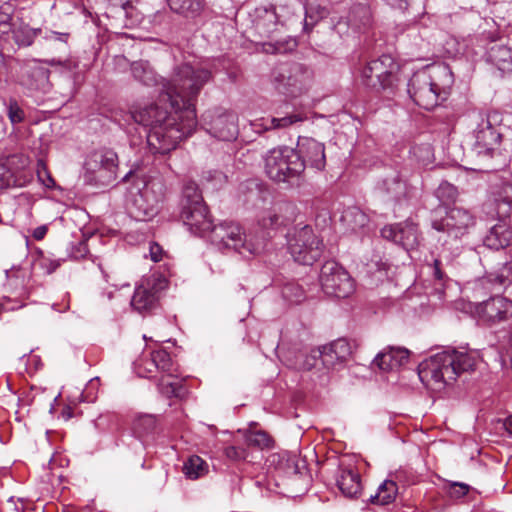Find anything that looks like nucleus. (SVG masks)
Returning <instances> with one entry per match:
<instances>
[{
    "mask_svg": "<svg viewBox=\"0 0 512 512\" xmlns=\"http://www.w3.org/2000/svg\"><path fill=\"white\" fill-rule=\"evenodd\" d=\"M207 69L188 63L174 69L171 80L161 79L160 102H169L171 109L185 115V131L194 132L197 126L195 103L204 85L211 79Z\"/></svg>",
    "mask_w": 512,
    "mask_h": 512,
    "instance_id": "obj_1",
    "label": "nucleus"
},
{
    "mask_svg": "<svg viewBox=\"0 0 512 512\" xmlns=\"http://www.w3.org/2000/svg\"><path fill=\"white\" fill-rule=\"evenodd\" d=\"M134 122L149 128L147 143L153 153L166 154L175 149L178 143L193 132H187L185 115L172 109L168 112L158 104H151L131 112Z\"/></svg>",
    "mask_w": 512,
    "mask_h": 512,
    "instance_id": "obj_2",
    "label": "nucleus"
},
{
    "mask_svg": "<svg viewBox=\"0 0 512 512\" xmlns=\"http://www.w3.org/2000/svg\"><path fill=\"white\" fill-rule=\"evenodd\" d=\"M477 355L474 352L459 349H445L430 356L418 368V375L423 384L440 391L452 385L457 378L475 369Z\"/></svg>",
    "mask_w": 512,
    "mask_h": 512,
    "instance_id": "obj_3",
    "label": "nucleus"
},
{
    "mask_svg": "<svg viewBox=\"0 0 512 512\" xmlns=\"http://www.w3.org/2000/svg\"><path fill=\"white\" fill-rule=\"evenodd\" d=\"M134 370L139 377L149 379L156 378L157 373H161L157 383L159 392L168 398L181 396L182 385L172 381L178 375V366L165 349L143 353L135 360Z\"/></svg>",
    "mask_w": 512,
    "mask_h": 512,
    "instance_id": "obj_4",
    "label": "nucleus"
},
{
    "mask_svg": "<svg viewBox=\"0 0 512 512\" xmlns=\"http://www.w3.org/2000/svg\"><path fill=\"white\" fill-rule=\"evenodd\" d=\"M126 179H134L133 188L130 191L132 199L129 212L131 216L139 221H146L154 217L166 192L162 179L151 178L145 181L132 172L124 177V180Z\"/></svg>",
    "mask_w": 512,
    "mask_h": 512,
    "instance_id": "obj_5",
    "label": "nucleus"
},
{
    "mask_svg": "<svg viewBox=\"0 0 512 512\" xmlns=\"http://www.w3.org/2000/svg\"><path fill=\"white\" fill-rule=\"evenodd\" d=\"M212 241L221 250L234 251L244 257L260 254L266 244L264 235L246 234L235 222H223L212 229Z\"/></svg>",
    "mask_w": 512,
    "mask_h": 512,
    "instance_id": "obj_6",
    "label": "nucleus"
},
{
    "mask_svg": "<svg viewBox=\"0 0 512 512\" xmlns=\"http://www.w3.org/2000/svg\"><path fill=\"white\" fill-rule=\"evenodd\" d=\"M312 82V70L298 62L278 64L271 72L274 89L287 97L294 98L306 93Z\"/></svg>",
    "mask_w": 512,
    "mask_h": 512,
    "instance_id": "obj_7",
    "label": "nucleus"
},
{
    "mask_svg": "<svg viewBox=\"0 0 512 512\" xmlns=\"http://www.w3.org/2000/svg\"><path fill=\"white\" fill-rule=\"evenodd\" d=\"M264 161L267 176L275 182H290L303 173V162L296 150L290 147L269 150Z\"/></svg>",
    "mask_w": 512,
    "mask_h": 512,
    "instance_id": "obj_8",
    "label": "nucleus"
},
{
    "mask_svg": "<svg viewBox=\"0 0 512 512\" xmlns=\"http://www.w3.org/2000/svg\"><path fill=\"white\" fill-rule=\"evenodd\" d=\"M288 245L293 259L302 265H312L320 258L323 249L321 240L310 226L295 230Z\"/></svg>",
    "mask_w": 512,
    "mask_h": 512,
    "instance_id": "obj_9",
    "label": "nucleus"
},
{
    "mask_svg": "<svg viewBox=\"0 0 512 512\" xmlns=\"http://www.w3.org/2000/svg\"><path fill=\"white\" fill-rule=\"evenodd\" d=\"M322 290L329 296L347 298L354 292V281L349 273L337 262H325L319 276Z\"/></svg>",
    "mask_w": 512,
    "mask_h": 512,
    "instance_id": "obj_10",
    "label": "nucleus"
},
{
    "mask_svg": "<svg viewBox=\"0 0 512 512\" xmlns=\"http://www.w3.org/2000/svg\"><path fill=\"white\" fill-rule=\"evenodd\" d=\"M479 119L480 122L475 129L474 150L479 156L493 157L502 141V134L496 126L499 114L497 112L480 113Z\"/></svg>",
    "mask_w": 512,
    "mask_h": 512,
    "instance_id": "obj_11",
    "label": "nucleus"
},
{
    "mask_svg": "<svg viewBox=\"0 0 512 512\" xmlns=\"http://www.w3.org/2000/svg\"><path fill=\"white\" fill-rule=\"evenodd\" d=\"M397 64L389 55H382L378 59L371 60L362 68L361 82L368 88L379 91L391 87Z\"/></svg>",
    "mask_w": 512,
    "mask_h": 512,
    "instance_id": "obj_12",
    "label": "nucleus"
},
{
    "mask_svg": "<svg viewBox=\"0 0 512 512\" xmlns=\"http://www.w3.org/2000/svg\"><path fill=\"white\" fill-rule=\"evenodd\" d=\"M471 314L483 325L492 326L512 317V300L502 296L491 297L470 305Z\"/></svg>",
    "mask_w": 512,
    "mask_h": 512,
    "instance_id": "obj_13",
    "label": "nucleus"
},
{
    "mask_svg": "<svg viewBox=\"0 0 512 512\" xmlns=\"http://www.w3.org/2000/svg\"><path fill=\"white\" fill-rule=\"evenodd\" d=\"M85 169L97 183L108 185L116 179L118 156L110 149L95 151L88 156Z\"/></svg>",
    "mask_w": 512,
    "mask_h": 512,
    "instance_id": "obj_14",
    "label": "nucleus"
},
{
    "mask_svg": "<svg viewBox=\"0 0 512 512\" xmlns=\"http://www.w3.org/2000/svg\"><path fill=\"white\" fill-rule=\"evenodd\" d=\"M408 93L419 107L430 110L438 104L440 87L429 74L418 73L410 79Z\"/></svg>",
    "mask_w": 512,
    "mask_h": 512,
    "instance_id": "obj_15",
    "label": "nucleus"
},
{
    "mask_svg": "<svg viewBox=\"0 0 512 512\" xmlns=\"http://www.w3.org/2000/svg\"><path fill=\"white\" fill-rule=\"evenodd\" d=\"M163 281L155 277H148L136 287L131 305L138 312L152 311L158 306Z\"/></svg>",
    "mask_w": 512,
    "mask_h": 512,
    "instance_id": "obj_16",
    "label": "nucleus"
},
{
    "mask_svg": "<svg viewBox=\"0 0 512 512\" xmlns=\"http://www.w3.org/2000/svg\"><path fill=\"white\" fill-rule=\"evenodd\" d=\"M475 224L474 216L463 208H452L446 212L445 217L434 219L432 227L440 232H448L459 237Z\"/></svg>",
    "mask_w": 512,
    "mask_h": 512,
    "instance_id": "obj_17",
    "label": "nucleus"
},
{
    "mask_svg": "<svg viewBox=\"0 0 512 512\" xmlns=\"http://www.w3.org/2000/svg\"><path fill=\"white\" fill-rule=\"evenodd\" d=\"M206 130L222 141H231L238 134L236 116L232 113L215 114L211 111L206 112L203 116Z\"/></svg>",
    "mask_w": 512,
    "mask_h": 512,
    "instance_id": "obj_18",
    "label": "nucleus"
},
{
    "mask_svg": "<svg viewBox=\"0 0 512 512\" xmlns=\"http://www.w3.org/2000/svg\"><path fill=\"white\" fill-rule=\"evenodd\" d=\"M299 159L303 162V171L305 167H310L321 171L326 165L325 146L323 143L310 137H300L295 149Z\"/></svg>",
    "mask_w": 512,
    "mask_h": 512,
    "instance_id": "obj_19",
    "label": "nucleus"
},
{
    "mask_svg": "<svg viewBox=\"0 0 512 512\" xmlns=\"http://www.w3.org/2000/svg\"><path fill=\"white\" fill-rule=\"evenodd\" d=\"M383 238L401 245L405 249H413L418 245V229L412 222L388 225L382 228Z\"/></svg>",
    "mask_w": 512,
    "mask_h": 512,
    "instance_id": "obj_20",
    "label": "nucleus"
},
{
    "mask_svg": "<svg viewBox=\"0 0 512 512\" xmlns=\"http://www.w3.org/2000/svg\"><path fill=\"white\" fill-rule=\"evenodd\" d=\"M181 218L184 224L195 234L202 235L208 231L212 232V220L204 202L192 206H183Z\"/></svg>",
    "mask_w": 512,
    "mask_h": 512,
    "instance_id": "obj_21",
    "label": "nucleus"
},
{
    "mask_svg": "<svg viewBox=\"0 0 512 512\" xmlns=\"http://www.w3.org/2000/svg\"><path fill=\"white\" fill-rule=\"evenodd\" d=\"M19 82L29 89H43L49 80V70L37 60L24 62L19 71Z\"/></svg>",
    "mask_w": 512,
    "mask_h": 512,
    "instance_id": "obj_22",
    "label": "nucleus"
},
{
    "mask_svg": "<svg viewBox=\"0 0 512 512\" xmlns=\"http://www.w3.org/2000/svg\"><path fill=\"white\" fill-rule=\"evenodd\" d=\"M350 353L351 347L347 340L337 339L322 348L313 349L312 358L321 357V364L326 368H331L337 363L345 361Z\"/></svg>",
    "mask_w": 512,
    "mask_h": 512,
    "instance_id": "obj_23",
    "label": "nucleus"
},
{
    "mask_svg": "<svg viewBox=\"0 0 512 512\" xmlns=\"http://www.w3.org/2000/svg\"><path fill=\"white\" fill-rule=\"evenodd\" d=\"M336 485L347 498H357L362 492L361 476L351 465L340 464L336 474Z\"/></svg>",
    "mask_w": 512,
    "mask_h": 512,
    "instance_id": "obj_24",
    "label": "nucleus"
},
{
    "mask_svg": "<svg viewBox=\"0 0 512 512\" xmlns=\"http://www.w3.org/2000/svg\"><path fill=\"white\" fill-rule=\"evenodd\" d=\"M290 208L286 203H275L258 214V225L263 229H276L286 223L285 212Z\"/></svg>",
    "mask_w": 512,
    "mask_h": 512,
    "instance_id": "obj_25",
    "label": "nucleus"
},
{
    "mask_svg": "<svg viewBox=\"0 0 512 512\" xmlns=\"http://www.w3.org/2000/svg\"><path fill=\"white\" fill-rule=\"evenodd\" d=\"M279 459V469L293 479L303 478L309 480L306 462L296 454L284 452L277 455Z\"/></svg>",
    "mask_w": 512,
    "mask_h": 512,
    "instance_id": "obj_26",
    "label": "nucleus"
},
{
    "mask_svg": "<svg viewBox=\"0 0 512 512\" xmlns=\"http://www.w3.org/2000/svg\"><path fill=\"white\" fill-rule=\"evenodd\" d=\"M512 242V229L505 222V219H500L499 223L490 228L489 232L484 238V244L494 250H500L510 245Z\"/></svg>",
    "mask_w": 512,
    "mask_h": 512,
    "instance_id": "obj_27",
    "label": "nucleus"
},
{
    "mask_svg": "<svg viewBox=\"0 0 512 512\" xmlns=\"http://www.w3.org/2000/svg\"><path fill=\"white\" fill-rule=\"evenodd\" d=\"M18 159L17 156H11L5 162L0 163V190L10 186H23L25 184L26 180L23 179L25 171L13 168Z\"/></svg>",
    "mask_w": 512,
    "mask_h": 512,
    "instance_id": "obj_28",
    "label": "nucleus"
},
{
    "mask_svg": "<svg viewBox=\"0 0 512 512\" xmlns=\"http://www.w3.org/2000/svg\"><path fill=\"white\" fill-rule=\"evenodd\" d=\"M382 189L390 200L400 202L409 197L411 187L399 173H394L383 180Z\"/></svg>",
    "mask_w": 512,
    "mask_h": 512,
    "instance_id": "obj_29",
    "label": "nucleus"
},
{
    "mask_svg": "<svg viewBox=\"0 0 512 512\" xmlns=\"http://www.w3.org/2000/svg\"><path fill=\"white\" fill-rule=\"evenodd\" d=\"M279 26L280 22L274 8L257 11L254 27L260 37L270 38Z\"/></svg>",
    "mask_w": 512,
    "mask_h": 512,
    "instance_id": "obj_30",
    "label": "nucleus"
},
{
    "mask_svg": "<svg viewBox=\"0 0 512 512\" xmlns=\"http://www.w3.org/2000/svg\"><path fill=\"white\" fill-rule=\"evenodd\" d=\"M409 351L405 348H390L388 351L379 353L374 362L384 371L392 370L407 362Z\"/></svg>",
    "mask_w": 512,
    "mask_h": 512,
    "instance_id": "obj_31",
    "label": "nucleus"
},
{
    "mask_svg": "<svg viewBox=\"0 0 512 512\" xmlns=\"http://www.w3.org/2000/svg\"><path fill=\"white\" fill-rule=\"evenodd\" d=\"M170 9L187 19L199 17L205 7L204 0H168Z\"/></svg>",
    "mask_w": 512,
    "mask_h": 512,
    "instance_id": "obj_32",
    "label": "nucleus"
},
{
    "mask_svg": "<svg viewBox=\"0 0 512 512\" xmlns=\"http://www.w3.org/2000/svg\"><path fill=\"white\" fill-rule=\"evenodd\" d=\"M342 225L351 232L363 231L369 223V217L358 207H349L341 215Z\"/></svg>",
    "mask_w": 512,
    "mask_h": 512,
    "instance_id": "obj_33",
    "label": "nucleus"
},
{
    "mask_svg": "<svg viewBox=\"0 0 512 512\" xmlns=\"http://www.w3.org/2000/svg\"><path fill=\"white\" fill-rule=\"evenodd\" d=\"M494 202L498 217L509 218L512 213V184H502L494 193Z\"/></svg>",
    "mask_w": 512,
    "mask_h": 512,
    "instance_id": "obj_34",
    "label": "nucleus"
},
{
    "mask_svg": "<svg viewBox=\"0 0 512 512\" xmlns=\"http://www.w3.org/2000/svg\"><path fill=\"white\" fill-rule=\"evenodd\" d=\"M131 72L135 80L146 86H155L159 84L157 74L147 61H137L132 63Z\"/></svg>",
    "mask_w": 512,
    "mask_h": 512,
    "instance_id": "obj_35",
    "label": "nucleus"
},
{
    "mask_svg": "<svg viewBox=\"0 0 512 512\" xmlns=\"http://www.w3.org/2000/svg\"><path fill=\"white\" fill-rule=\"evenodd\" d=\"M398 493V486L393 480H385L375 495H371L370 501L373 504L387 505L393 502Z\"/></svg>",
    "mask_w": 512,
    "mask_h": 512,
    "instance_id": "obj_36",
    "label": "nucleus"
},
{
    "mask_svg": "<svg viewBox=\"0 0 512 512\" xmlns=\"http://www.w3.org/2000/svg\"><path fill=\"white\" fill-rule=\"evenodd\" d=\"M182 471L187 478L195 480L208 472V464L201 457L192 455L184 462Z\"/></svg>",
    "mask_w": 512,
    "mask_h": 512,
    "instance_id": "obj_37",
    "label": "nucleus"
},
{
    "mask_svg": "<svg viewBox=\"0 0 512 512\" xmlns=\"http://www.w3.org/2000/svg\"><path fill=\"white\" fill-rule=\"evenodd\" d=\"M348 21L349 24L357 30L368 27L371 23V11L369 7L363 4L355 5L349 13Z\"/></svg>",
    "mask_w": 512,
    "mask_h": 512,
    "instance_id": "obj_38",
    "label": "nucleus"
},
{
    "mask_svg": "<svg viewBox=\"0 0 512 512\" xmlns=\"http://www.w3.org/2000/svg\"><path fill=\"white\" fill-rule=\"evenodd\" d=\"M41 33V29H33L28 25L22 24L14 27L12 37L19 46H30L35 38Z\"/></svg>",
    "mask_w": 512,
    "mask_h": 512,
    "instance_id": "obj_39",
    "label": "nucleus"
},
{
    "mask_svg": "<svg viewBox=\"0 0 512 512\" xmlns=\"http://www.w3.org/2000/svg\"><path fill=\"white\" fill-rule=\"evenodd\" d=\"M488 56L490 61L500 69H505L506 64L512 63V50L505 45L496 44L492 46Z\"/></svg>",
    "mask_w": 512,
    "mask_h": 512,
    "instance_id": "obj_40",
    "label": "nucleus"
},
{
    "mask_svg": "<svg viewBox=\"0 0 512 512\" xmlns=\"http://www.w3.org/2000/svg\"><path fill=\"white\" fill-rule=\"evenodd\" d=\"M435 196L442 205H450L457 200L458 190L454 185L443 181L435 190Z\"/></svg>",
    "mask_w": 512,
    "mask_h": 512,
    "instance_id": "obj_41",
    "label": "nucleus"
},
{
    "mask_svg": "<svg viewBox=\"0 0 512 512\" xmlns=\"http://www.w3.org/2000/svg\"><path fill=\"white\" fill-rule=\"evenodd\" d=\"M156 426V419L152 415H142L137 417L133 423V432L138 438L151 433Z\"/></svg>",
    "mask_w": 512,
    "mask_h": 512,
    "instance_id": "obj_42",
    "label": "nucleus"
},
{
    "mask_svg": "<svg viewBox=\"0 0 512 512\" xmlns=\"http://www.w3.org/2000/svg\"><path fill=\"white\" fill-rule=\"evenodd\" d=\"M203 197L198 186L193 181H188L183 186L182 207L203 203Z\"/></svg>",
    "mask_w": 512,
    "mask_h": 512,
    "instance_id": "obj_43",
    "label": "nucleus"
},
{
    "mask_svg": "<svg viewBox=\"0 0 512 512\" xmlns=\"http://www.w3.org/2000/svg\"><path fill=\"white\" fill-rule=\"evenodd\" d=\"M246 442L249 446L259 449L270 448L273 445L272 438L264 431H252L246 435Z\"/></svg>",
    "mask_w": 512,
    "mask_h": 512,
    "instance_id": "obj_44",
    "label": "nucleus"
},
{
    "mask_svg": "<svg viewBox=\"0 0 512 512\" xmlns=\"http://www.w3.org/2000/svg\"><path fill=\"white\" fill-rule=\"evenodd\" d=\"M296 46L297 42L294 39H288L286 41L266 42L263 43V51L271 54L287 53L294 50Z\"/></svg>",
    "mask_w": 512,
    "mask_h": 512,
    "instance_id": "obj_45",
    "label": "nucleus"
},
{
    "mask_svg": "<svg viewBox=\"0 0 512 512\" xmlns=\"http://www.w3.org/2000/svg\"><path fill=\"white\" fill-rule=\"evenodd\" d=\"M283 298L293 304L301 303L305 299L304 290L296 283H288L282 289Z\"/></svg>",
    "mask_w": 512,
    "mask_h": 512,
    "instance_id": "obj_46",
    "label": "nucleus"
},
{
    "mask_svg": "<svg viewBox=\"0 0 512 512\" xmlns=\"http://www.w3.org/2000/svg\"><path fill=\"white\" fill-rule=\"evenodd\" d=\"M306 119V116L301 113L291 114L280 118H271L268 129H280L287 128L295 123L302 122Z\"/></svg>",
    "mask_w": 512,
    "mask_h": 512,
    "instance_id": "obj_47",
    "label": "nucleus"
},
{
    "mask_svg": "<svg viewBox=\"0 0 512 512\" xmlns=\"http://www.w3.org/2000/svg\"><path fill=\"white\" fill-rule=\"evenodd\" d=\"M6 107H7V116L13 125L24 121L25 112L20 107V105L18 104V102L15 99H13V98L9 99V101L6 104Z\"/></svg>",
    "mask_w": 512,
    "mask_h": 512,
    "instance_id": "obj_48",
    "label": "nucleus"
},
{
    "mask_svg": "<svg viewBox=\"0 0 512 512\" xmlns=\"http://www.w3.org/2000/svg\"><path fill=\"white\" fill-rule=\"evenodd\" d=\"M37 176L41 183L47 188H51L55 185V181L48 172L45 164L42 161L38 162L37 165Z\"/></svg>",
    "mask_w": 512,
    "mask_h": 512,
    "instance_id": "obj_49",
    "label": "nucleus"
},
{
    "mask_svg": "<svg viewBox=\"0 0 512 512\" xmlns=\"http://www.w3.org/2000/svg\"><path fill=\"white\" fill-rule=\"evenodd\" d=\"M225 456L234 461L244 460L247 456L245 448L238 446H227L224 448Z\"/></svg>",
    "mask_w": 512,
    "mask_h": 512,
    "instance_id": "obj_50",
    "label": "nucleus"
},
{
    "mask_svg": "<svg viewBox=\"0 0 512 512\" xmlns=\"http://www.w3.org/2000/svg\"><path fill=\"white\" fill-rule=\"evenodd\" d=\"M497 280L501 285L512 284V261L507 262L501 269Z\"/></svg>",
    "mask_w": 512,
    "mask_h": 512,
    "instance_id": "obj_51",
    "label": "nucleus"
},
{
    "mask_svg": "<svg viewBox=\"0 0 512 512\" xmlns=\"http://www.w3.org/2000/svg\"><path fill=\"white\" fill-rule=\"evenodd\" d=\"M110 5L114 8H120L126 17L131 15L133 9L132 3L135 0H108Z\"/></svg>",
    "mask_w": 512,
    "mask_h": 512,
    "instance_id": "obj_52",
    "label": "nucleus"
},
{
    "mask_svg": "<svg viewBox=\"0 0 512 512\" xmlns=\"http://www.w3.org/2000/svg\"><path fill=\"white\" fill-rule=\"evenodd\" d=\"M12 17L7 14L0 15V35L12 33L15 25L11 22Z\"/></svg>",
    "mask_w": 512,
    "mask_h": 512,
    "instance_id": "obj_53",
    "label": "nucleus"
},
{
    "mask_svg": "<svg viewBox=\"0 0 512 512\" xmlns=\"http://www.w3.org/2000/svg\"><path fill=\"white\" fill-rule=\"evenodd\" d=\"M470 487L464 483H453L450 486L449 493L452 497L461 498L469 492Z\"/></svg>",
    "mask_w": 512,
    "mask_h": 512,
    "instance_id": "obj_54",
    "label": "nucleus"
},
{
    "mask_svg": "<svg viewBox=\"0 0 512 512\" xmlns=\"http://www.w3.org/2000/svg\"><path fill=\"white\" fill-rule=\"evenodd\" d=\"M312 356H313V349L311 350L310 354L305 356V359L299 365V367L303 370H311L313 368H316L319 365V363H321V357H315L313 359Z\"/></svg>",
    "mask_w": 512,
    "mask_h": 512,
    "instance_id": "obj_55",
    "label": "nucleus"
},
{
    "mask_svg": "<svg viewBox=\"0 0 512 512\" xmlns=\"http://www.w3.org/2000/svg\"><path fill=\"white\" fill-rule=\"evenodd\" d=\"M162 247L156 243L150 245V256L154 262H158L162 259Z\"/></svg>",
    "mask_w": 512,
    "mask_h": 512,
    "instance_id": "obj_56",
    "label": "nucleus"
},
{
    "mask_svg": "<svg viewBox=\"0 0 512 512\" xmlns=\"http://www.w3.org/2000/svg\"><path fill=\"white\" fill-rule=\"evenodd\" d=\"M389 6L394 9L405 10L407 9L409 2L408 0H384Z\"/></svg>",
    "mask_w": 512,
    "mask_h": 512,
    "instance_id": "obj_57",
    "label": "nucleus"
},
{
    "mask_svg": "<svg viewBox=\"0 0 512 512\" xmlns=\"http://www.w3.org/2000/svg\"><path fill=\"white\" fill-rule=\"evenodd\" d=\"M47 231H48L47 226L41 225L34 229L32 236L35 240L39 241V240H42L46 236Z\"/></svg>",
    "mask_w": 512,
    "mask_h": 512,
    "instance_id": "obj_58",
    "label": "nucleus"
},
{
    "mask_svg": "<svg viewBox=\"0 0 512 512\" xmlns=\"http://www.w3.org/2000/svg\"><path fill=\"white\" fill-rule=\"evenodd\" d=\"M47 38L50 40H57V41L66 43L69 38V34L68 33H58V32L53 31V32H51V35L48 36Z\"/></svg>",
    "mask_w": 512,
    "mask_h": 512,
    "instance_id": "obj_59",
    "label": "nucleus"
},
{
    "mask_svg": "<svg viewBox=\"0 0 512 512\" xmlns=\"http://www.w3.org/2000/svg\"><path fill=\"white\" fill-rule=\"evenodd\" d=\"M441 262L438 259L434 260V276L436 279L442 281L445 278L444 273L441 271Z\"/></svg>",
    "mask_w": 512,
    "mask_h": 512,
    "instance_id": "obj_60",
    "label": "nucleus"
},
{
    "mask_svg": "<svg viewBox=\"0 0 512 512\" xmlns=\"http://www.w3.org/2000/svg\"><path fill=\"white\" fill-rule=\"evenodd\" d=\"M88 253L87 245L85 242L79 243L78 253L73 254L76 259L83 258Z\"/></svg>",
    "mask_w": 512,
    "mask_h": 512,
    "instance_id": "obj_61",
    "label": "nucleus"
},
{
    "mask_svg": "<svg viewBox=\"0 0 512 512\" xmlns=\"http://www.w3.org/2000/svg\"><path fill=\"white\" fill-rule=\"evenodd\" d=\"M503 427L507 431V433L512 437V415L507 417L503 422Z\"/></svg>",
    "mask_w": 512,
    "mask_h": 512,
    "instance_id": "obj_62",
    "label": "nucleus"
},
{
    "mask_svg": "<svg viewBox=\"0 0 512 512\" xmlns=\"http://www.w3.org/2000/svg\"><path fill=\"white\" fill-rule=\"evenodd\" d=\"M61 415L62 417L65 419V420H69L71 417H72V409L71 407H65L62 412H61Z\"/></svg>",
    "mask_w": 512,
    "mask_h": 512,
    "instance_id": "obj_63",
    "label": "nucleus"
},
{
    "mask_svg": "<svg viewBox=\"0 0 512 512\" xmlns=\"http://www.w3.org/2000/svg\"><path fill=\"white\" fill-rule=\"evenodd\" d=\"M59 266H60V262L59 261H52L50 263V267L48 268V272L49 273L54 272Z\"/></svg>",
    "mask_w": 512,
    "mask_h": 512,
    "instance_id": "obj_64",
    "label": "nucleus"
}]
</instances>
